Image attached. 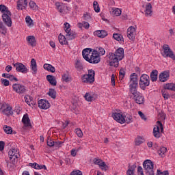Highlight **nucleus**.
<instances>
[{
  "label": "nucleus",
  "mask_w": 175,
  "mask_h": 175,
  "mask_svg": "<svg viewBox=\"0 0 175 175\" xmlns=\"http://www.w3.org/2000/svg\"><path fill=\"white\" fill-rule=\"evenodd\" d=\"M124 58V49H118L115 53H109V66H114V68H118L119 62Z\"/></svg>",
  "instance_id": "f257e3e1"
},
{
  "label": "nucleus",
  "mask_w": 175,
  "mask_h": 175,
  "mask_svg": "<svg viewBox=\"0 0 175 175\" xmlns=\"http://www.w3.org/2000/svg\"><path fill=\"white\" fill-rule=\"evenodd\" d=\"M0 11L3 13L2 18L4 24L7 25V27H12V12L9 10V8L6 7L3 4L0 5Z\"/></svg>",
  "instance_id": "f03ea898"
},
{
  "label": "nucleus",
  "mask_w": 175,
  "mask_h": 175,
  "mask_svg": "<svg viewBox=\"0 0 175 175\" xmlns=\"http://www.w3.org/2000/svg\"><path fill=\"white\" fill-rule=\"evenodd\" d=\"M139 79H137V75L133 73L130 76V85H129V92H135L137 91V86L139 85Z\"/></svg>",
  "instance_id": "7ed1b4c3"
},
{
  "label": "nucleus",
  "mask_w": 175,
  "mask_h": 175,
  "mask_svg": "<svg viewBox=\"0 0 175 175\" xmlns=\"http://www.w3.org/2000/svg\"><path fill=\"white\" fill-rule=\"evenodd\" d=\"M143 167L146 175H155L154 174V163L151 160H145Z\"/></svg>",
  "instance_id": "20e7f679"
},
{
  "label": "nucleus",
  "mask_w": 175,
  "mask_h": 175,
  "mask_svg": "<svg viewBox=\"0 0 175 175\" xmlns=\"http://www.w3.org/2000/svg\"><path fill=\"white\" fill-rule=\"evenodd\" d=\"M130 96L137 105H143L144 103V96L137 90L130 93Z\"/></svg>",
  "instance_id": "39448f33"
},
{
  "label": "nucleus",
  "mask_w": 175,
  "mask_h": 175,
  "mask_svg": "<svg viewBox=\"0 0 175 175\" xmlns=\"http://www.w3.org/2000/svg\"><path fill=\"white\" fill-rule=\"evenodd\" d=\"M150 85V77L146 74L142 75L139 79V87L143 91L146 90V87Z\"/></svg>",
  "instance_id": "423d86ee"
},
{
  "label": "nucleus",
  "mask_w": 175,
  "mask_h": 175,
  "mask_svg": "<svg viewBox=\"0 0 175 175\" xmlns=\"http://www.w3.org/2000/svg\"><path fill=\"white\" fill-rule=\"evenodd\" d=\"M163 52L161 53L164 58H172L173 61H175V55L172 51L170 50V47L167 44L163 46Z\"/></svg>",
  "instance_id": "0eeeda50"
},
{
  "label": "nucleus",
  "mask_w": 175,
  "mask_h": 175,
  "mask_svg": "<svg viewBox=\"0 0 175 175\" xmlns=\"http://www.w3.org/2000/svg\"><path fill=\"white\" fill-rule=\"evenodd\" d=\"M161 133H163V124H162L161 121H157V125L153 129V136H154L156 139H159V137H161Z\"/></svg>",
  "instance_id": "6e6552de"
},
{
  "label": "nucleus",
  "mask_w": 175,
  "mask_h": 175,
  "mask_svg": "<svg viewBox=\"0 0 175 175\" xmlns=\"http://www.w3.org/2000/svg\"><path fill=\"white\" fill-rule=\"evenodd\" d=\"M88 62L90 64H99L100 62V56L99 55V53H98V51L94 50L92 51L90 57H89V59L88 60Z\"/></svg>",
  "instance_id": "1a4fd4ad"
},
{
  "label": "nucleus",
  "mask_w": 175,
  "mask_h": 175,
  "mask_svg": "<svg viewBox=\"0 0 175 175\" xmlns=\"http://www.w3.org/2000/svg\"><path fill=\"white\" fill-rule=\"evenodd\" d=\"M14 68H16V72H19L21 73H28V68L25 65L23 64V63H16L13 64Z\"/></svg>",
  "instance_id": "9d476101"
},
{
  "label": "nucleus",
  "mask_w": 175,
  "mask_h": 175,
  "mask_svg": "<svg viewBox=\"0 0 175 175\" xmlns=\"http://www.w3.org/2000/svg\"><path fill=\"white\" fill-rule=\"evenodd\" d=\"M12 88L17 94H25V91H27L25 86L18 83L13 84Z\"/></svg>",
  "instance_id": "9b49d317"
},
{
  "label": "nucleus",
  "mask_w": 175,
  "mask_h": 175,
  "mask_svg": "<svg viewBox=\"0 0 175 175\" xmlns=\"http://www.w3.org/2000/svg\"><path fill=\"white\" fill-rule=\"evenodd\" d=\"M112 117L119 124H125V117L122 114L116 112L112 114Z\"/></svg>",
  "instance_id": "f8f14e48"
},
{
  "label": "nucleus",
  "mask_w": 175,
  "mask_h": 175,
  "mask_svg": "<svg viewBox=\"0 0 175 175\" xmlns=\"http://www.w3.org/2000/svg\"><path fill=\"white\" fill-rule=\"evenodd\" d=\"M127 37L129 38V39H130V40H135L136 38V29H135L133 26L128 28Z\"/></svg>",
  "instance_id": "ddd939ff"
},
{
  "label": "nucleus",
  "mask_w": 175,
  "mask_h": 175,
  "mask_svg": "<svg viewBox=\"0 0 175 175\" xmlns=\"http://www.w3.org/2000/svg\"><path fill=\"white\" fill-rule=\"evenodd\" d=\"M93 162L94 165H98L100 167H103L101 168L102 170H105L106 172V170L109 169V166H107V165H106V163H105V161H103L100 159L95 158L94 159Z\"/></svg>",
  "instance_id": "4468645a"
},
{
  "label": "nucleus",
  "mask_w": 175,
  "mask_h": 175,
  "mask_svg": "<svg viewBox=\"0 0 175 175\" xmlns=\"http://www.w3.org/2000/svg\"><path fill=\"white\" fill-rule=\"evenodd\" d=\"M38 107L42 109L43 110H47L50 108V103L48 100L41 99L38 102Z\"/></svg>",
  "instance_id": "2eb2a0df"
},
{
  "label": "nucleus",
  "mask_w": 175,
  "mask_h": 175,
  "mask_svg": "<svg viewBox=\"0 0 175 175\" xmlns=\"http://www.w3.org/2000/svg\"><path fill=\"white\" fill-rule=\"evenodd\" d=\"M22 122L24 124L23 129H27V128H32V124H31V120L29 119L28 114L23 116Z\"/></svg>",
  "instance_id": "dca6fc26"
},
{
  "label": "nucleus",
  "mask_w": 175,
  "mask_h": 175,
  "mask_svg": "<svg viewBox=\"0 0 175 175\" xmlns=\"http://www.w3.org/2000/svg\"><path fill=\"white\" fill-rule=\"evenodd\" d=\"M82 55L85 61H88L90 58H91V55H92V49L90 48L83 49L82 51Z\"/></svg>",
  "instance_id": "f3484780"
},
{
  "label": "nucleus",
  "mask_w": 175,
  "mask_h": 175,
  "mask_svg": "<svg viewBox=\"0 0 175 175\" xmlns=\"http://www.w3.org/2000/svg\"><path fill=\"white\" fill-rule=\"evenodd\" d=\"M28 0H18L17 1L16 8L18 10H24L28 5Z\"/></svg>",
  "instance_id": "a211bd4d"
},
{
  "label": "nucleus",
  "mask_w": 175,
  "mask_h": 175,
  "mask_svg": "<svg viewBox=\"0 0 175 175\" xmlns=\"http://www.w3.org/2000/svg\"><path fill=\"white\" fill-rule=\"evenodd\" d=\"M142 8H145V16H151L152 14V5H151V3H148L146 6L144 5H142Z\"/></svg>",
  "instance_id": "6ab92c4d"
},
{
  "label": "nucleus",
  "mask_w": 175,
  "mask_h": 175,
  "mask_svg": "<svg viewBox=\"0 0 175 175\" xmlns=\"http://www.w3.org/2000/svg\"><path fill=\"white\" fill-rule=\"evenodd\" d=\"M9 157L20 158V150L17 148H12L8 152Z\"/></svg>",
  "instance_id": "aec40b11"
},
{
  "label": "nucleus",
  "mask_w": 175,
  "mask_h": 175,
  "mask_svg": "<svg viewBox=\"0 0 175 175\" xmlns=\"http://www.w3.org/2000/svg\"><path fill=\"white\" fill-rule=\"evenodd\" d=\"M26 40L29 46H31V47H35V46H36V38L35 36H29L27 37Z\"/></svg>",
  "instance_id": "412c9836"
},
{
  "label": "nucleus",
  "mask_w": 175,
  "mask_h": 175,
  "mask_svg": "<svg viewBox=\"0 0 175 175\" xmlns=\"http://www.w3.org/2000/svg\"><path fill=\"white\" fill-rule=\"evenodd\" d=\"M159 81H161L162 83H165V81H167L169 79V72L167 71H164L161 72L159 75Z\"/></svg>",
  "instance_id": "4be33fe9"
},
{
  "label": "nucleus",
  "mask_w": 175,
  "mask_h": 175,
  "mask_svg": "<svg viewBox=\"0 0 175 175\" xmlns=\"http://www.w3.org/2000/svg\"><path fill=\"white\" fill-rule=\"evenodd\" d=\"M81 80H82L83 83H86L87 84H92V83H94V81H95V79L91 78V77H90L88 75H84L82 77Z\"/></svg>",
  "instance_id": "5701e85b"
},
{
  "label": "nucleus",
  "mask_w": 175,
  "mask_h": 175,
  "mask_svg": "<svg viewBox=\"0 0 175 175\" xmlns=\"http://www.w3.org/2000/svg\"><path fill=\"white\" fill-rule=\"evenodd\" d=\"M46 80L51 85H57V79H55V77L49 75L46 76Z\"/></svg>",
  "instance_id": "b1692460"
},
{
  "label": "nucleus",
  "mask_w": 175,
  "mask_h": 175,
  "mask_svg": "<svg viewBox=\"0 0 175 175\" xmlns=\"http://www.w3.org/2000/svg\"><path fill=\"white\" fill-rule=\"evenodd\" d=\"M94 34L96 36H98V38H106V36L107 35V31L105 30H97L94 31Z\"/></svg>",
  "instance_id": "393cba45"
},
{
  "label": "nucleus",
  "mask_w": 175,
  "mask_h": 175,
  "mask_svg": "<svg viewBox=\"0 0 175 175\" xmlns=\"http://www.w3.org/2000/svg\"><path fill=\"white\" fill-rule=\"evenodd\" d=\"M31 68L33 75H36V72H38V66L36 65V60L35 59H31Z\"/></svg>",
  "instance_id": "a878e982"
},
{
  "label": "nucleus",
  "mask_w": 175,
  "mask_h": 175,
  "mask_svg": "<svg viewBox=\"0 0 175 175\" xmlns=\"http://www.w3.org/2000/svg\"><path fill=\"white\" fill-rule=\"evenodd\" d=\"M44 69H45V70H47L48 72H51V73L55 72V68L53 66V65L49 64H44Z\"/></svg>",
  "instance_id": "bb28decb"
},
{
  "label": "nucleus",
  "mask_w": 175,
  "mask_h": 175,
  "mask_svg": "<svg viewBox=\"0 0 175 175\" xmlns=\"http://www.w3.org/2000/svg\"><path fill=\"white\" fill-rule=\"evenodd\" d=\"M76 33L73 31H67L66 34V38L67 40H73L76 38Z\"/></svg>",
  "instance_id": "cd10ccee"
},
{
  "label": "nucleus",
  "mask_w": 175,
  "mask_h": 175,
  "mask_svg": "<svg viewBox=\"0 0 175 175\" xmlns=\"http://www.w3.org/2000/svg\"><path fill=\"white\" fill-rule=\"evenodd\" d=\"M75 68L78 70L79 72H81V70H83L84 69V66L83 65V63L80 60H77L75 64Z\"/></svg>",
  "instance_id": "c85d7f7f"
},
{
  "label": "nucleus",
  "mask_w": 175,
  "mask_h": 175,
  "mask_svg": "<svg viewBox=\"0 0 175 175\" xmlns=\"http://www.w3.org/2000/svg\"><path fill=\"white\" fill-rule=\"evenodd\" d=\"M158 79V70H153L150 73V80L151 81H157Z\"/></svg>",
  "instance_id": "c756f323"
},
{
  "label": "nucleus",
  "mask_w": 175,
  "mask_h": 175,
  "mask_svg": "<svg viewBox=\"0 0 175 175\" xmlns=\"http://www.w3.org/2000/svg\"><path fill=\"white\" fill-rule=\"evenodd\" d=\"M164 90H170V91H175V85L174 83H166L163 85Z\"/></svg>",
  "instance_id": "7c9ffc66"
},
{
  "label": "nucleus",
  "mask_w": 175,
  "mask_h": 175,
  "mask_svg": "<svg viewBox=\"0 0 175 175\" xmlns=\"http://www.w3.org/2000/svg\"><path fill=\"white\" fill-rule=\"evenodd\" d=\"M59 42L60 44H68V41L66 40V36H62L61 33L59 35Z\"/></svg>",
  "instance_id": "2f4dec72"
},
{
  "label": "nucleus",
  "mask_w": 175,
  "mask_h": 175,
  "mask_svg": "<svg viewBox=\"0 0 175 175\" xmlns=\"http://www.w3.org/2000/svg\"><path fill=\"white\" fill-rule=\"evenodd\" d=\"M113 39H115V40H117L118 42H124V38L122 37V35H121L120 33H113Z\"/></svg>",
  "instance_id": "473e14b6"
},
{
  "label": "nucleus",
  "mask_w": 175,
  "mask_h": 175,
  "mask_svg": "<svg viewBox=\"0 0 175 175\" xmlns=\"http://www.w3.org/2000/svg\"><path fill=\"white\" fill-rule=\"evenodd\" d=\"M3 113L5 116H8V117H9V116H13V111H12V107L8 105L7 109H5Z\"/></svg>",
  "instance_id": "72a5a7b5"
},
{
  "label": "nucleus",
  "mask_w": 175,
  "mask_h": 175,
  "mask_svg": "<svg viewBox=\"0 0 175 175\" xmlns=\"http://www.w3.org/2000/svg\"><path fill=\"white\" fill-rule=\"evenodd\" d=\"M135 146H140L144 143V138L143 137L137 136L135 139Z\"/></svg>",
  "instance_id": "f704fd0d"
},
{
  "label": "nucleus",
  "mask_w": 175,
  "mask_h": 175,
  "mask_svg": "<svg viewBox=\"0 0 175 175\" xmlns=\"http://www.w3.org/2000/svg\"><path fill=\"white\" fill-rule=\"evenodd\" d=\"M48 95L51 96L52 99H55V98H57V92L54 89H49Z\"/></svg>",
  "instance_id": "c9c22d12"
},
{
  "label": "nucleus",
  "mask_w": 175,
  "mask_h": 175,
  "mask_svg": "<svg viewBox=\"0 0 175 175\" xmlns=\"http://www.w3.org/2000/svg\"><path fill=\"white\" fill-rule=\"evenodd\" d=\"M78 27L79 28H83L85 29H88V28H90V23H88V22H82V23H78Z\"/></svg>",
  "instance_id": "e433bc0d"
},
{
  "label": "nucleus",
  "mask_w": 175,
  "mask_h": 175,
  "mask_svg": "<svg viewBox=\"0 0 175 175\" xmlns=\"http://www.w3.org/2000/svg\"><path fill=\"white\" fill-rule=\"evenodd\" d=\"M3 129L4 132L5 133H7V135H12V133H13V130L12 129V127H10L8 125H5L3 127Z\"/></svg>",
  "instance_id": "4c0bfd02"
},
{
  "label": "nucleus",
  "mask_w": 175,
  "mask_h": 175,
  "mask_svg": "<svg viewBox=\"0 0 175 175\" xmlns=\"http://www.w3.org/2000/svg\"><path fill=\"white\" fill-rule=\"evenodd\" d=\"M167 151V149L165 147H161L158 150L159 155H161L162 157H165V153Z\"/></svg>",
  "instance_id": "58836bf2"
},
{
  "label": "nucleus",
  "mask_w": 175,
  "mask_h": 175,
  "mask_svg": "<svg viewBox=\"0 0 175 175\" xmlns=\"http://www.w3.org/2000/svg\"><path fill=\"white\" fill-rule=\"evenodd\" d=\"M84 98L88 102H92V100H94V96H92L90 93H86Z\"/></svg>",
  "instance_id": "ea45409f"
},
{
  "label": "nucleus",
  "mask_w": 175,
  "mask_h": 175,
  "mask_svg": "<svg viewBox=\"0 0 175 175\" xmlns=\"http://www.w3.org/2000/svg\"><path fill=\"white\" fill-rule=\"evenodd\" d=\"M29 6L32 10H38V5L35 1H30L29 3Z\"/></svg>",
  "instance_id": "a19ab883"
},
{
  "label": "nucleus",
  "mask_w": 175,
  "mask_h": 175,
  "mask_svg": "<svg viewBox=\"0 0 175 175\" xmlns=\"http://www.w3.org/2000/svg\"><path fill=\"white\" fill-rule=\"evenodd\" d=\"M93 8L96 13H99V12H100V8H99V4H98V1H94Z\"/></svg>",
  "instance_id": "79ce46f5"
},
{
  "label": "nucleus",
  "mask_w": 175,
  "mask_h": 175,
  "mask_svg": "<svg viewBox=\"0 0 175 175\" xmlns=\"http://www.w3.org/2000/svg\"><path fill=\"white\" fill-rule=\"evenodd\" d=\"M0 32L3 33V35H6L8 33V29L3 24L0 25Z\"/></svg>",
  "instance_id": "37998d69"
},
{
  "label": "nucleus",
  "mask_w": 175,
  "mask_h": 175,
  "mask_svg": "<svg viewBox=\"0 0 175 175\" xmlns=\"http://www.w3.org/2000/svg\"><path fill=\"white\" fill-rule=\"evenodd\" d=\"M25 20L29 27H31V25H33V21L32 20V18H31V16H27Z\"/></svg>",
  "instance_id": "c03bdc74"
},
{
  "label": "nucleus",
  "mask_w": 175,
  "mask_h": 175,
  "mask_svg": "<svg viewBox=\"0 0 175 175\" xmlns=\"http://www.w3.org/2000/svg\"><path fill=\"white\" fill-rule=\"evenodd\" d=\"M125 122H126V124H131V122H133V118L132 117V116L126 115Z\"/></svg>",
  "instance_id": "a18cd8bd"
},
{
  "label": "nucleus",
  "mask_w": 175,
  "mask_h": 175,
  "mask_svg": "<svg viewBox=\"0 0 175 175\" xmlns=\"http://www.w3.org/2000/svg\"><path fill=\"white\" fill-rule=\"evenodd\" d=\"M97 51L98 55L100 57V55H105V54H106V51H105V49L102 48V47H99Z\"/></svg>",
  "instance_id": "49530a36"
},
{
  "label": "nucleus",
  "mask_w": 175,
  "mask_h": 175,
  "mask_svg": "<svg viewBox=\"0 0 175 175\" xmlns=\"http://www.w3.org/2000/svg\"><path fill=\"white\" fill-rule=\"evenodd\" d=\"M161 93H162L163 97L164 98V99L165 100H167V99H169V98H170V95H169V94H167L166 90H161Z\"/></svg>",
  "instance_id": "de8ad7c7"
},
{
  "label": "nucleus",
  "mask_w": 175,
  "mask_h": 175,
  "mask_svg": "<svg viewBox=\"0 0 175 175\" xmlns=\"http://www.w3.org/2000/svg\"><path fill=\"white\" fill-rule=\"evenodd\" d=\"M56 7L59 13H64V6L61 5V3H56Z\"/></svg>",
  "instance_id": "09e8293b"
},
{
  "label": "nucleus",
  "mask_w": 175,
  "mask_h": 175,
  "mask_svg": "<svg viewBox=\"0 0 175 175\" xmlns=\"http://www.w3.org/2000/svg\"><path fill=\"white\" fill-rule=\"evenodd\" d=\"M10 158V163H12V165H16V163H17L18 161V158L20 157H9Z\"/></svg>",
  "instance_id": "8fccbe9b"
},
{
  "label": "nucleus",
  "mask_w": 175,
  "mask_h": 175,
  "mask_svg": "<svg viewBox=\"0 0 175 175\" xmlns=\"http://www.w3.org/2000/svg\"><path fill=\"white\" fill-rule=\"evenodd\" d=\"M90 77L92 78L93 80H95V71L92 69L88 70V74Z\"/></svg>",
  "instance_id": "3c124183"
},
{
  "label": "nucleus",
  "mask_w": 175,
  "mask_h": 175,
  "mask_svg": "<svg viewBox=\"0 0 175 175\" xmlns=\"http://www.w3.org/2000/svg\"><path fill=\"white\" fill-rule=\"evenodd\" d=\"M25 101L29 106H31V102H32V97L30 96H25Z\"/></svg>",
  "instance_id": "603ef678"
},
{
  "label": "nucleus",
  "mask_w": 175,
  "mask_h": 175,
  "mask_svg": "<svg viewBox=\"0 0 175 175\" xmlns=\"http://www.w3.org/2000/svg\"><path fill=\"white\" fill-rule=\"evenodd\" d=\"M54 143H55V142L53 141L51 139V138H50V137H48V138H47V146H49V147H54Z\"/></svg>",
  "instance_id": "864d4df0"
},
{
  "label": "nucleus",
  "mask_w": 175,
  "mask_h": 175,
  "mask_svg": "<svg viewBox=\"0 0 175 175\" xmlns=\"http://www.w3.org/2000/svg\"><path fill=\"white\" fill-rule=\"evenodd\" d=\"M78 137H83V131L80 129H76L75 131Z\"/></svg>",
  "instance_id": "5fc2aeb1"
},
{
  "label": "nucleus",
  "mask_w": 175,
  "mask_h": 175,
  "mask_svg": "<svg viewBox=\"0 0 175 175\" xmlns=\"http://www.w3.org/2000/svg\"><path fill=\"white\" fill-rule=\"evenodd\" d=\"M9 106V105L6 103H0V110L2 111V113L5 111V109Z\"/></svg>",
  "instance_id": "6e6d98bb"
},
{
  "label": "nucleus",
  "mask_w": 175,
  "mask_h": 175,
  "mask_svg": "<svg viewBox=\"0 0 175 175\" xmlns=\"http://www.w3.org/2000/svg\"><path fill=\"white\" fill-rule=\"evenodd\" d=\"M157 175H169V171L165 170V171L162 172L159 170H157Z\"/></svg>",
  "instance_id": "4d7b16f0"
},
{
  "label": "nucleus",
  "mask_w": 175,
  "mask_h": 175,
  "mask_svg": "<svg viewBox=\"0 0 175 175\" xmlns=\"http://www.w3.org/2000/svg\"><path fill=\"white\" fill-rule=\"evenodd\" d=\"M1 84H3L5 87H8L10 84V82H9V80L5 79H1Z\"/></svg>",
  "instance_id": "13d9d810"
},
{
  "label": "nucleus",
  "mask_w": 175,
  "mask_h": 175,
  "mask_svg": "<svg viewBox=\"0 0 175 175\" xmlns=\"http://www.w3.org/2000/svg\"><path fill=\"white\" fill-rule=\"evenodd\" d=\"M113 13L115 15H116L117 16H120L122 12H121V10H120V8H115L113 10Z\"/></svg>",
  "instance_id": "bf43d9fd"
},
{
  "label": "nucleus",
  "mask_w": 175,
  "mask_h": 175,
  "mask_svg": "<svg viewBox=\"0 0 175 175\" xmlns=\"http://www.w3.org/2000/svg\"><path fill=\"white\" fill-rule=\"evenodd\" d=\"M64 29L66 32H69L70 31V25L68 23H64Z\"/></svg>",
  "instance_id": "052dcab7"
},
{
  "label": "nucleus",
  "mask_w": 175,
  "mask_h": 175,
  "mask_svg": "<svg viewBox=\"0 0 175 175\" xmlns=\"http://www.w3.org/2000/svg\"><path fill=\"white\" fill-rule=\"evenodd\" d=\"M137 174L138 175H144V172H143V167L142 166L137 167Z\"/></svg>",
  "instance_id": "680f3d73"
},
{
  "label": "nucleus",
  "mask_w": 175,
  "mask_h": 175,
  "mask_svg": "<svg viewBox=\"0 0 175 175\" xmlns=\"http://www.w3.org/2000/svg\"><path fill=\"white\" fill-rule=\"evenodd\" d=\"M38 170H40L42 169H44V170H47V167L44 165H39L37 163V167L36 168Z\"/></svg>",
  "instance_id": "e2e57ef3"
},
{
  "label": "nucleus",
  "mask_w": 175,
  "mask_h": 175,
  "mask_svg": "<svg viewBox=\"0 0 175 175\" xmlns=\"http://www.w3.org/2000/svg\"><path fill=\"white\" fill-rule=\"evenodd\" d=\"M111 85L113 87H114V85H116V75H114V74H112V75H111Z\"/></svg>",
  "instance_id": "0e129e2a"
},
{
  "label": "nucleus",
  "mask_w": 175,
  "mask_h": 175,
  "mask_svg": "<svg viewBox=\"0 0 175 175\" xmlns=\"http://www.w3.org/2000/svg\"><path fill=\"white\" fill-rule=\"evenodd\" d=\"M139 116L141 117L142 120H144V121L147 120V118H146V115L143 113L141 111H138Z\"/></svg>",
  "instance_id": "69168bd1"
},
{
  "label": "nucleus",
  "mask_w": 175,
  "mask_h": 175,
  "mask_svg": "<svg viewBox=\"0 0 175 175\" xmlns=\"http://www.w3.org/2000/svg\"><path fill=\"white\" fill-rule=\"evenodd\" d=\"M70 175H83V172H81L80 170L72 171L70 173Z\"/></svg>",
  "instance_id": "338daca9"
},
{
  "label": "nucleus",
  "mask_w": 175,
  "mask_h": 175,
  "mask_svg": "<svg viewBox=\"0 0 175 175\" xmlns=\"http://www.w3.org/2000/svg\"><path fill=\"white\" fill-rule=\"evenodd\" d=\"M62 79L64 81H66V83H68V81H69V77H68V75L66 74H64L62 76Z\"/></svg>",
  "instance_id": "774afa93"
}]
</instances>
